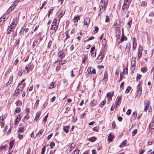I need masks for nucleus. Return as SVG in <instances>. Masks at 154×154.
<instances>
[{"label":"nucleus","mask_w":154,"mask_h":154,"mask_svg":"<svg viewBox=\"0 0 154 154\" xmlns=\"http://www.w3.org/2000/svg\"><path fill=\"white\" fill-rule=\"evenodd\" d=\"M17 106H19L21 105L22 103L19 101H17L15 103Z\"/></svg>","instance_id":"09e8293b"},{"label":"nucleus","mask_w":154,"mask_h":154,"mask_svg":"<svg viewBox=\"0 0 154 154\" xmlns=\"http://www.w3.org/2000/svg\"><path fill=\"white\" fill-rule=\"evenodd\" d=\"M79 150H75L72 154H79Z\"/></svg>","instance_id":"052dcab7"},{"label":"nucleus","mask_w":154,"mask_h":154,"mask_svg":"<svg viewBox=\"0 0 154 154\" xmlns=\"http://www.w3.org/2000/svg\"><path fill=\"white\" fill-rule=\"evenodd\" d=\"M137 130L135 129L132 132V135L134 136L137 133Z\"/></svg>","instance_id":"8fccbe9b"},{"label":"nucleus","mask_w":154,"mask_h":154,"mask_svg":"<svg viewBox=\"0 0 154 154\" xmlns=\"http://www.w3.org/2000/svg\"><path fill=\"white\" fill-rule=\"evenodd\" d=\"M147 3L145 1H143L141 3V5L142 6L145 7L146 6Z\"/></svg>","instance_id":"c9c22d12"},{"label":"nucleus","mask_w":154,"mask_h":154,"mask_svg":"<svg viewBox=\"0 0 154 154\" xmlns=\"http://www.w3.org/2000/svg\"><path fill=\"white\" fill-rule=\"evenodd\" d=\"M58 26V23H57V20L54 19L52 23L51 26Z\"/></svg>","instance_id":"412c9836"},{"label":"nucleus","mask_w":154,"mask_h":154,"mask_svg":"<svg viewBox=\"0 0 154 154\" xmlns=\"http://www.w3.org/2000/svg\"><path fill=\"white\" fill-rule=\"evenodd\" d=\"M136 60H132L131 61V66H135L136 65Z\"/></svg>","instance_id":"e433bc0d"},{"label":"nucleus","mask_w":154,"mask_h":154,"mask_svg":"<svg viewBox=\"0 0 154 154\" xmlns=\"http://www.w3.org/2000/svg\"><path fill=\"white\" fill-rule=\"evenodd\" d=\"M104 57V56L102 54V53H100V54L98 56L97 58V62L98 63H100L101 62Z\"/></svg>","instance_id":"423d86ee"},{"label":"nucleus","mask_w":154,"mask_h":154,"mask_svg":"<svg viewBox=\"0 0 154 154\" xmlns=\"http://www.w3.org/2000/svg\"><path fill=\"white\" fill-rule=\"evenodd\" d=\"M43 129H41L39 131V132L37 133L36 134V135H39L40 134H42L43 132Z\"/></svg>","instance_id":"4d7b16f0"},{"label":"nucleus","mask_w":154,"mask_h":154,"mask_svg":"<svg viewBox=\"0 0 154 154\" xmlns=\"http://www.w3.org/2000/svg\"><path fill=\"white\" fill-rule=\"evenodd\" d=\"M80 16L77 15L75 17L74 19L73 20L74 23H77L78 20L80 19Z\"/></svg>","instance_id":"6ab92c4d"},{"label":"nucleus","mask_w":154,"mask_h":154,"mask_svg":"<svg viewBox=\"0 0 154 154\" xmlns=\"http://www.w3.org/2000/svg\"><path fill=\"white\" fill-rule=\"evenodd\" d=\"M54 83H52L49 86V88L50 89H52L54 88Z\"/></svg>","instance_id":"864d4df0"},{"label":"nucleus","mask_w":154,"mask_h":154,"mask_svg":"<svg viewBox=\"0 0 154 154\" xmlns=\"http://www.w3.org/2000/svg\"><path fill=\"white\" fill-rule=\"evenodd\" d=\"M56 97L55 96H54L53 97H52L51 99L50 100V102H53L55 100Z\"/></svg>","instance_id":"774afa93"},{"label":"nucleus","mask_w":154,"mask_h":154,"mask_svg":"<svg viewBox=\"0 0 154 154\" xmlns=\"http://www.w3.org/2000/svg\"><path fill=\"white\" fill-rule=\"evenodd\" d=\"M114 94V92L111 91V92L108 93L106 96L108 97L109 98H111L113 96Z\"/></svg>","instance_id":"dca6fc26"},{"label":"nucleus","mask_w":154,"mask_h":154,"mask_svg":"<svg viewBox=\"0 0 154 154\" xmlns=\"http://www.w3.org/2000/svg\"><path fill=\"white\" fill-rule=\"evenodd\" d=\"M48 117V113L47 115L45 116V117L43 119V121L45 122H46L47 120V119Z\"/></svg>","instance_id":"79ce46f5"},{"label":"nucleus","mask_w":154,"mask_h":154,"mask_svg":"<svg viewBox=\"0 0 154 154\" xmlns=\"http://www.w3.org/2000/svg\"><path fill=\"white\" fill-rule=\"evenodd\" d=\"M24 84L20 83V84L18 86L17 89L16 91H18V90H19L20 91H22L24 87Z\"/></svg>","instance_id":"0eeeda50"},{"label":"nucleus","mask_w":154,"mask_h":154,"mask_svg":"<svg viewBox=\"0 0 154 154\" xmlns=\"http://www.w3.org/2000/svg\"><path fill=\"white\" fill-rule=\"evenodd\" d=\"M94 38V36H91L88 39L86 40V41L87 42H88L89 41H90L92 39H93Z\"/></svg>","instance_id":"338daca9"},{"label":"nucleus","mask_w":154,"mask_h":154,"mask_svg":"<svg viewBox=\"0 0 154 154\" xmlns=\"http://www.w3.org/2000/svg\"><path fill=\"white\" fill-rule=\"evenodd\" d=\"M132 117H134V119H135L137 116V113L136 111H134L133 112L132 114Z\"/></svg>","instance_id":"bb28decb"},{"label":"nucleus","mask_w":154,"mask_h":154,"mask_svg":"<svg viewBox=\"0 0 154 154\" xmlns=\"http://www.w3.org/2000/svg\"><path fill=\"white\" fill-rule=\"evenodd\" d=\"M31 65L30 63H29L27 65L25 68V69L26 70L27 73H29L31 70Z\"/></svg>","instance_id":"f8f14e48"},{"label":"nucleus","mask_w":154,"mask_h":154,"mask_svg":"<svg viewBox=\"0 0 154 154\" xmlns=\"http://www.w3.org/2000/svg\"><path fill=\"white\" fill-rule=\"evenodd\" d=\"M14 144V141H12L10 142V146L9 147V148L10 149H12Z\"/></svg>","instance_id":"f704fd0d"},{"label":"nucleus","mask_w":154,"mask_h":154,"mask_svg":"<svg viewBox=\"0 0 154 154\" xmlns=\"http://www.w3.org/2000/svg\"><path fill=\"white\" fill-rule=\"evenodd\" d=\"M96 139L97 138L95 137H92L89 138V140L91 142H94L96 140Z\"/></svg>","instance_id":"5701e85b"},{"label":"nucleus","mask_w":154,"mask_h":154,"mask_svg":"<svg viewBox=\"0 0 154 154\" xmlns=\"http://www.w3.org/2000/svg\"><path fill=\"white\" fill-rule=\"evenodd\" d=\"M140 83H139L137 86V93L138 94L141 95V94L142 89L140 86Z\"/></svg>","instance_id":"4468645a"},{"label":"nucleus","mask_w":154,"mask_h":154,"mask_svg":"<svg viewBox=\"0 0 154 154\" xmlns=\"http://www.w3.org/2000/svg\"><path fill=\"white\" fill-rule=\"evenodd\" d=\"M24 128L23 127L20 128L18 130L19 134H22L23 133Z\"/></svg>","instance_id":"393cba45"},{"label":"nucleus","mask_w":154,"mask_h":154,"mask_svg":"<svg viewBox=\"0 0 154 154\" xmlns=\"http://www.w3.org/2000/svg\"><path fill=\"white\" fill-rule=\"evenodd\" d=\"M147 71V69L145 67H142L141 68V71L143 72H145Z\"/></svg>","instance_id":"a19ab883"},{"label":"nucleus","mask_w":154,"mask_h":154,"mask_svg":"<svg viewBox=\"0 0 154 154\" xmlns=\"http://www.w3.org/2000/svg\"><path fill=\"white\" fill-rule=\"evenodd\" d=\"M123 71L124 74H127L128 73V69L127 68H125L123 69Z\"/></svg>","instance_id":"e2e57ef3"},{"label":"nucleus","mask_w":154,"mask_h":154,"mask_svg":"<svg viewBox=\"0 0 154 154\" xmlns=\"http://www.w3.org/2000/svg\"><path fill=\"white\" fill-rule=\"evenodd\" d=\"M138 56L137 58L138 59H139L142 56V53L141 52H140L139 51H138L137 52Z\"/></svg>","instance_id":"72a5a7b5"},{"label":"nucleus","mask_w":154,"mask_h":154,"mask_svg":"<svg viewBox=\"0 0 154 154\" xmlns=\"http://www.w3.org/2000/svg\"><path fill=\"white\" fill-rule=\"evenodd\" d=\"M131 2V0H125V1L122 9V11L124 13L126 12Z\"/></svg>","instance_id":"f03ea898"},{"label":"nucleus","mask_w":154,"mask_h":154,"mask_svg":"<svg viewBox=\"0 0 154 154\" xmlns=\"http://www.w3.org/2000/svg\"><path fill=\"white\" fill-rule=\"evenodd\" d=\"M87 58V56L85 55L83 57V59H82V62L83 63H85L86 61V58Z\"/></svg>","instance_id":"c756f323"},{"label":"nucleus","mask_w":154,"mask_h":154,"mask_svg":"<svg viewBox=\"0 0 154 154\" xmlns=\"http://www.w3.org/2000/svg\"><path fill=\"white\" fill-rule=\"evenodd\" d=\"M108 78V74H107V72L106 71H105V72L104 77H103V79H106V81L107 80V79Z\"/></svg>","instance_id":"c85d7f7f"},{"label":"nucleus","mask_w":154,"mask_h":154,"mask_svg":"<svg viewBox=\"0 0 154 154\" xmlns=\"http://www.w3.org/2000/svg\"><path fill=\"white\" fill-rule=\"evenodd\" d=\"M23 134H18V137L20 139H21L23 137Z\"/></svg>","instance_id":"6e6d98bb"},{"label":"nucleus","mask_w":154,"mask_h":154,"mask_svg":"<svg viewBox=\"0 0 154 154\" xmlns=\"http://www.w3.org/2000/svg\"><path fill=\"white\" fill-rule=\"evenodd\" d=\"M127 38L126 36H125L124 35V34L123 33L122 35V37L121 38L120 41L121 42H123L124 40L126 41L127 40Z\"/></svg>","instance_id":"4be33fe9"},{"label":"nucleus","mask_w":154,"mask_h":154,"mask_svg":"<svg viewBox=\"0 0 154 154\" xmlns=\"http://www.w3.org/2000/svg\"><path fill=\"white\" fill-rule=\"evenodd\" d=\"M131 109H128L126 112V114L128 115H129L131 113Z\"/></svg>","instance_id":"3c124183"},{"label":"nucleus","mask_w":154,"mask_h":154,"mask_svg":"<svg viewBox=\"0 0 154 154\" xmlns=\"http://www.w3.org/2000/svg\"><path fill=\"white\" fill-rule=\"evenodd\" d=\"M22 114H20L17 116L16 119L18 120H19L20 121L21 119V117H22Z\"/></svg>","instance_id":"13d9d810"},{"label":"nucleus","mask_w":154,"mask_h":154,"mask_svg":"<svg viewBox=\"0 0 154 154\" xmlns=\"http://www.w3.org/2000/svg\"><path fill=\"white\" fill-rule=\"evenodd\" d=\"M97 104V102L96 100H93L91 102V104L92 106H95Z\"/></svg>","instance_id":"aec40b11"},{"label":"nucleus","mask_w":154,"mask_h":154,"mask_svg":"<svg viewBox=\"0 0 154 154\" xmlns=\"http://www.w3.org/2000/svg\"><path fill=\"white\" fill-rule=\"evenodd\" d=\"M99 8H100V10H99V11L100 12L99 13V14H101V13H102V12H103L104 11V7H99Z\"/></svg>","instance_id":"2f4dec72"},{"label":"nucleus","mask_w":154,"mask_h":154,"mask_svg":"<svg viewBox=\"0 0 154 154\" xmlns=\"http://www.w3.org/2000/svg\"><path fill=\"white\" fill-rule=\"evenodd\" d=\"M107 3L106 2L105 0H101L99 6L100 7H104V10H105L107 6Z\"/></svg>","instance_id":"7ed1b4c3"},{"label":"nucleus","mask_w":154,"mask_h":154,"mask_svg":"<svg viewBox=\"0 0 154 154\" xmlns=\"http://www.w3.org/2000/svg\"><path fill=\"white\" fill-rule=\"evenodd\" d=\"M47 104H48V102H47L45 101L44 103L43 104V105L42 107V109H44V108H45L47 106Z\"/></svg>","instance_id":"bf43d9fd"},{"label":"nucleus","mask_w":154,"mask_h":154,"mask_svg":"<svg viewBox=\"0 0 154 154\" xmlns=\"http://www.w3.org/2000/svg\"><path fill=\"white\" fill-rule=\"evenodd\" d=\"M63 130L66 133H67L69 131V128L68 126H63Z\"/></svg>","instance_id":"f3484780"},{"label":"nucleus","mask_w":154,"mask_h":154,"mask_svg":"<svg viewBox=\"0 0 154 154\" xmlns=\"http://www.w3.org/2000/svg\"><path fill=\"white\" fill-rule=\"evenodd\" d=\"M150 125L151 126L152 125V127H151V128L152 129L154 128V119H152L150 123Z\"/></svg>","instance_id":"ea45409f"},{"label":"nucleus","mask_w":154,"mask_h":154,"mask_svg":"<svg viewBox=\"0 0 154 154\" xmlns=\"http://www.w3.org/2000/svg\"><path fill=\"white\" fill-rule=\"evenodd\" d=\"M55 145L54 142H51L50 143V146L51 148H52Z\"/></svg>","instance_id":"5fc2aeb1"},{"label":"nucleus","mask_w":154,"mask_h":154,"mask_svg":"<svg viewBox=\"0 0 154 154\" xmlns=\"http://www.w3.org/2000/svg\"><path fill=\"white\" fill-rule=\"evenodd\" d=\"M94 33H97L98 32V28L97 26H95L94 27Z\"/></svg>","instance_id":"69168bd1"},{"label":"nucleus","mask_w":154,"mask_h":154,"mask_svg":"<svg viewBox=\"0 0 154 154\" xmlns=\"http://www.w3.org/2000/svg\"><path fill=\"white\" fill-rule=\"evenodd\" d=\"M17 25V22L15 20H14L11 24L10 27L8 28L7 31V33L8 34H11L12 32L13 37H14L16 35V31L15 30V29Z\"/></svg>","instance_id":"f257e3e1"},{"label":"nucleus","mask_w":154,"mask_h":154,"mask_svg":"<svg viewBox=\"0 0 154 154\" xmlns=\"http://www.w3.org/2000/svg\"><path fill=\"white\" fill-rule=\"evenodd\" d=\"M66 62V60H63L62 59V60H59V64L60 65H63Z\"/></svg>","instance_id":"b1692460"},{"label":"nucleus","mask_w":154,"mask_h":154,"mask_svg":"<svg viewBox=\"0 0 154 154\" xmlns=\"http://www.w3.org/2000/svg\"><path fill=\"white\" fill-rule=\"evenodd\" d=\"M109 21V17L107 16H106L105 22H108Z\"/></svg>","instance_id":"0e129e2a"},{"label":"nucleus","mask_w":154,"mask_h":154,"mask_svg":"<svg viewBox=\"0 0 154 154\" xmlns=\"http://www.w3.org/2000/svg\"><path fill=\"white\" fill-rule=\"evenodd\" d=\"M75 145L73 143L69 147V148L70 149L69 151H71L72 149H73Z\"/></svg>","instance_id":"58836bf2"},{"label":"nucleus","mask_w":154,"mask_h":154,"mask_svg":"<svg viewBox=\"0 0 154 154\" xmlns=\"http://www.w3.org/2000/svg\"><path fill=\"white\" fill-rule=\"evenodd\" d=\"M7 18H6V17L4 16H3L0 18V26L2 25L4 23L5 20H6Z\"/></svg>","instance_id":"ddd939ff"},{"label":"nucleus","mask_w":154,"mask_h":154,"mask_svg":"<svg viewBox=\"0 0 154 154\" xmlns=\"http://www.w3.org/2000/svg\"><path fill=\"white\" fill-rule=\"evenodd\" d=\"M58 57L61 59H62V58L65 57V54L63 53V50H61L60 51L58 54Z\"/></svg>","instance_id":"1a4fd4ad"},{"label":"nucleus","mask_w":154,"mask_h":154,"mask_svg":"<svg viewBox=\"0 0 154 154\" xmlns=\"http://www.w3.org/2000/svg\"><path fill=\"white\" fill-rule=\"evenodd\" d=\"M131 89V87L128 86L127 87L125 91V92L126 93H128L130 91Z\"/></svg>","instance_id":"473e14b6"},{"label":"nucleus","mask_w":154,"mask_h":154,"mask_svg":"<svg viewBox=\"0 0 154 154\" xmlns=\"http://www.w3.org/2000/svg\"><path fill=\"white\" fill-rule=\"evenodd\" d=\"M122 95L121 94L120 96H118L117 97L116 99V102H118L120 103H121V100L122 99Z\"/></svg>","instance_id":"2eb2a0df"},{"label":"nucleus","mask_w":154,"mask_h":154,"mask_svg":"<svg viewBox=\"0 0 154 154\" xmlns=\"http://www.w3.org/2000/svg\"><path fill=\"white\" fill-rule=\"evenodd\" d=\"M126 142L127 141L126 140H124L122 142L121 145L120 146V147H123V146H125L126 144Z\"/></svg>","instance_id":"7c9ffc66"},{"label":"nucleus","mask_w":154,"mask_h":154,"mask_svg":"<svg viewBox=\"0 0 154 154\" xmlns=\"http://www.w3.org/2000/svg\"><path fill=\"white\" fill-rule=\"evenodd\" d=\"M146 21L149 23H151L152 22V19L150 17H147L146 18Z\"/></svg>","instance_id":"a878e982"},{"label":"nucleus","mask_w":154,"mask_h":154,"mask_svg":"<svg viewBox=\"0 0 154 154\" xmlns=\"http://www.w3.org/2000/svg\"><path fill=\"white\" fill-rule=\"evenodd\" d=\"M65 33V34L66 36V37L65 39V40L66 39H67L69 38L70 37L69 35L68 31H67Z\"/></svg>","instance_id":"4c0bfd02"},{"label":"nucleus","mask_w":154,"mask_h":154,"mask_svg":"<svg viewBox=\"0 0 154 154\" xmlns=\"http://www.w3.org/2000/svg\"><path fill=\"white\" fill-rule=\"evenodd\" d=\"M90 22V19L89 18L86 17L84 20V25H86L88 26Z\"/></svg>","instance_id":"9d476101"},{"label":"nucleus","mask_w":154,"mask_h":154,"mask_svg":"<svg viewBox=\"0 0 154 154\" xmlns=\"http://www.w3.org/2000/svg\"><path fill=\"white\" fill-rule=\"evenodd\" d=\"M106 103L105 101H102L100 104V106L101 107H102Z\"/></svg>","instance_id":"de8ad7c7"},{"label":"nucleus","mask_w":154,"mask_h":154,"mask_svg":"<svg viewBox=\"0 0 154 154\" xmlns=\"http://www.w3.org/2000/svg\"><path fill=\"white\" fill-rule=\"evenodd\" d=\"M45 146H44L42 149V154H44L45 150Z\"/></svg>","instance_id":"37998d69"},{"label":"nucleus","mask_w":154,"mask_h":154,"mask_svg":"<svg viewBox=\"0 0 154 154\" xmlns=\"http://www.w3.org/2000/svg\"><path fill=\"white\" fill-rule=\"evenodd\" d=\"M13 79V76L12 75L10 76L9 77L8 76L6 78L7 81L8 80V82L6 84V86H8L11 84L12 82Z\"/></svg>","instance_id":"39448f33"},{"label":"nucleus","mask_w":154,"mask_h":154,"mask_svg":"<svg viewBox=\"0 0 154 154\" xmlns=\"http://www.w3.org/2000/svg\"><path fill=\"white\" fill-rule=\"evenodd\" d=\"M20 111V108L19 107H17L15 110V112L17 113H19Z\"/></svg>","instance_id":"680f3d73"},{"label":"nucleus","mask_w":154,"mask_h":154,"mask_svg":"<svg viewBox=\"0 0 154 154\" xmlns=\"http://www.w3.org/2000/svg\"><path fill=\"white\" fill-rule=\"evenodd\" d=\"M41 113L42 112L41 111H39L36 113L35 117L34 119V120L36 121H37L39 119Z\"/></svg>","instance_id":"9b49d317"},{"label":"nucleus","mask_w":154,"mask_h":154,"mask_svg":"<svg viewBox=\"0 0 154 154\" xmlns=\"http://www.w3.org/2000/svg\"><path fill=\"white\" fill-rule=\"evenodd\" d=\"M19 0H16L15 1V2L13 3L11 6L10 7V8L8 9V11H12V10L14 9L15 8V7L16 6L18 2H19Z\"/></svg>","instance_id":"20e7f679"},{"label":"nucleus","mask_w":154,"mask_h":154,"mask_svg":"<svg viewBox=\"0 0 154 154\" xmlns=\"http://www.w3.org/2000/svg\"><path fill=\"white\" fill-rule=\"evenodd\" d=\"M65 11H64L63 12L62 11L60 13V18H61L65 14Z\"/></svg>","instance_id":"a18cd8bd"},{"label":"nucleus","mask_w":154,"mask_h":154,"mask_svg":"<svg viewBox=\"0 0 154 154\" xmlns=\"http://www.w3.org/2000/svg\"><path fill=\"white\" fill-rule=\"evenodd\" d=\"M144 103L145 105L144 110L145 111H146L148 109V108L149 107V103L148 101H145Z\"/></svg>","instance_id":"6e6552de"},{"label":"nucleus","mask_w":154,"mask_h":154,"mask_svg":"<svg viewBox=\"0 0 154 154\" xmlns=\"http://www.w3.org/2000/svg\"><path fill=\"white\" fill-rule=\"evenodd\" d=\"M46 4V1L44 2L43 3L42 6L40 7V9H42L43 8V7Z\"/></svg>","instance_id":"49530a36"},{"label":"nucleus","mask_w":154,"mask_h":154,"mask_svg":"<svg viewBox=\"0 0 154 154\" xmlns=\"http://www.w3.org/2000/svg\"><path fill=\"white\" fill-rule=\"evenodd\" d=\"M114 137V136L111 133H110L108 137V140H109L112 141V139Z\"/></svg>","instance_id":"a211bd4d"},{"label":"nucleus","mask_w":154,"mask_h":154,"mask_svg":"<svg viewBox=\"0 0 154 154\" xmlns=\"http://www.w3.org/2000/svg\"><path fill=\"white\" fill-rule=\"evenodd\" d=\"M58 28V26H56V25L55 26H51V29H54V31H56L57 30Z\"/></svg>","instance_id":"cd10ccee"},{"label":"nucleus","mask_w":154,"mask_h":154,"mask_svg":"<svg viewBox=\"0 0 154 154\" xmlns=\"http://www.w3.org/2000/svg\"><path fill=\"white\" fill-rule=\"evenodd\" d=\"M141 75L140 74H138L137 76V81L138 79H140L141 77Z\"/></svg>","instance_id":"603ef678"},{"label":"nucleus","mask_w":154,"mask_h":154,"mask_svg":"<svg viewBox=\"0 0 154 154\" xmlns=\"http://www.w3.org/2000/svg\"><path fill=\"white\" fill-rule=\"evenodd\" d=\"M124 85V82H122L121 83L120 85V88L121 89L123 90L124 89V87L123 86Z\"/></svg>","instance_id":"c03bdc74"}]
</instances>
